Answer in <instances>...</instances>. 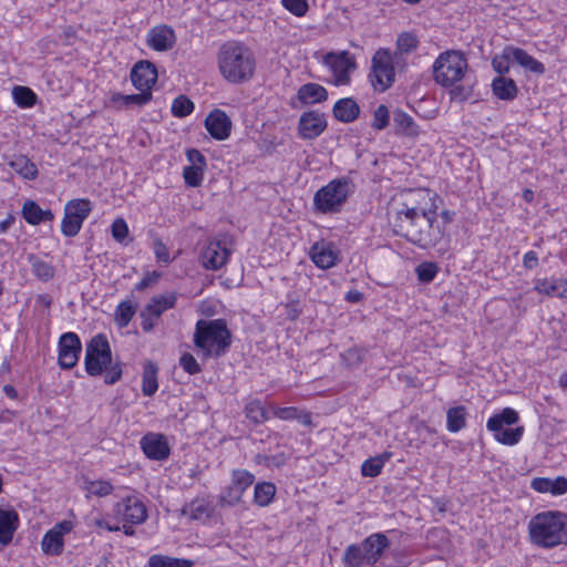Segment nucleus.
I'll return each instance as SVG.
<instances>
[{"mask_svg":"<svg viewBox=\"0 0 567 567\" xmlns=\"http://www.w3.org/2000/svg\"><path fill=\"white\" fill-rule=\"evenodd\" d=\"M18 523L16 511L0 507V544L8 545L12 540Z\"/></svg>","mask_w":567,"mask_h":567,"instance_id":"25","label":"nucleus"},{"mask_svg":"<svg viewBox=\"0 0 567 567\" xmlns=\"http://www.w3.org/2000/svg\"><path fill=\"white\" fill-rule=\"evenodd\" d=\"M276 494V486L269 482L258 483L255 486L254 499L258 506H267Z\"/></svg>","mask_w":567,"mask_h":567,"instance_id":"39","label":"nucleus"},{"mask_svg":"<svg viewBox=\"0 0 567 567\" xmlns=\"http://www.w3.org/2000/svg\"><path fill=\"white\" fill-rule=\"evenodd\" d=\"M117 518L130 524H142L147 518L145 505L135 496H128L115 505Z\"/></svg>","mask_w":567,"mask_h":567,"instance_id":"15","label":"nucleus"},{"mask_svg":"<svg viewBox=\"0 0 567 567\" xmlns=\"http://www.w3.org/2000/svg\"><path fill=\"white\" fill-rule=\"evenodd\" d=\"M391 225L398 236L423 249L435 247L445 237V228L437 220L434 195L426 188L410 189L401 195Z\"/></svg>","mask_w":567,"mask_h":567,"instance_id":"1","label":"nucleus"},{"mask_svg":"<svg viewBox=\"0 0 567 567\" xmlns=\"http://www.w3.org/2000/svg\"><path fill=\"white\" fill-rule=\"evenodd\" d=\"M218 66L221 75L231 83L249 81L255 72L256 61L252 52L239 42L225 43L218 53Z\"/></svg>","mask_w":567,"mask_h":567,"instance_id":"2","label":"nucleus"},{"mask_svg":"<svg viewBox=\"0 0 567 567\" xmlns=\"http://www.w3.org/2000/svg\"><path fill=\"white\" fill-rule=\"evenodd\" d=\"M332 112L338 121L351 123L359 117L360 107L353 99L343 97L336 102Z\"/></svg>","mask_w":567,"mask_h":567,"instance_id":"28","label":"nucleus"},{"mask_svg":"<svg viewBox=\"0 0 567 567\" xmlns=\"http://www.w3.org/2000/svg\"><path fill=\"white\" fill-rule=\"evenodd\" d=\"M84 489L92 495L103 497L113 492V485L109 481H85Z\"/></svg>","mask_w":567,"mask_h":567,"instance_id":"44","label":"nucleus"},{"mask_svg":"<svg viewBox=\"0 0 567 567\" xmlns=\"http://www.w3.org/2000/svg\"><path fill=\"white\" fill-rule=\"evenodd\" d=\"M505 52L507 58H512V60L518 63L522 68L535 74H543L545 72L544 64L535 60L525 50L519 48L507 47L505 49Z\"/></svg>","mask_w":567,"mask_h":567,"instance_id":"24","label":"nucleus"},{"mask_svg":"<svg viewBox=\"0 0 567 567\" xmlns=\"http://www.w3.org/2000/svg\"><path fill=\"white\" fill-rule=\"evenodd\" d=\"M157 69L154 63L142 60L138 61L131 71L132 84L141 92H151L152 86L157 81Z\"/></svg>","mask_w":567,"mask_h":567,"instance_id":"17","label":"nucleus"},{"mask_svg":"<svg viewBox=\"0 0 567 567\" xmlns=\"http://www.w3.org/2000/svg\"><path fill=\"white\" fill-rule=\"evenodd\" d=\"M508 60H512V58H507L506 52L504 51L503 56H501V58L496 56L493 59L492 65H493L494 70L502 75L504 73H507L509 70Z\"/></svg>","mask_w":567,"mask_h":567,"instance_id":"62","label":"nucleus"},{"mask_svg":"<svg viewBox=\"0 0 567 567\" xmlns=\"http://www.w3.org/2000/svg\"><path fill=\"white\" fill-rule=\"evenodd\" d=\"M255 476L246 470H235L231 474V482L221 493L218 504L221 507L235 506L241 501L245 491L252 485Z\"/></svg>","mask_w":567,"mask_h":567,"instance_id":"12","label":"nucleus"},{"mask_svg":"<svg viewBox=\"0 0 567 567\" xmlns=\"http://www.w3.org/2000/svg\"><path fill=\"white\" fill-rule=\"evenodd\" d=\"M313 264L321 269H329L337 264L338 251L330 241L320 240L315 243L309 251Z\"/></svg>","mask_w":567,"mask_h":567,"instance_id":"21","label":"nucleus"},{"mask_svg":"<svg viewBox=\"0 0 567 567\" xmlns=\"http://www.w3.org/2000/svg\"><path fill=\"white\" fill-rule=\"evenodd\" d=\"M72 529V522L62 520L48 530L41 540V547L44 554L52 556L62 554L64 547L63 536L69 534Z\"/></svg>","mask_w":567,"mask_h":567,"instance_id":"16","label":"nucleus"},{"mask_svg":"<svg viewBox=\"0 0 567 567\" xmlns=\"http://www.w3.org/2000/svg\"><path fill=\"white\" fill-rule=\"evenodd\" d=\"M281 4L296 17H303L309 9L307 0H281Z\"/></svg>","mask_w":567,"mask_h":567,"instance_id":"51","label":"nucleus"},{"mask_svg":"<svg viewBox=\"0 0 567 567\" xmlns=\"http://www.w3.org/2000/svg\"><path fill=\"white\" fill-rule=\"evenodd\" d=\"M327 128V121L323 113L308 111L301 114L298 123L299 135L305 140L318 137Z\"/></svg>","mask_w":567,"mask_h":567,"instance_id":"18","label":"nucleus"},{"mask_svg":"<svg viewBox=\"0 0 567 567\" xmlns=\"http://www.w3.org/2000/svg\"><path fill=\"white\" fill-rule=\"evenodd\" d=\"M389 546L388 538L382 534H373L362 543L364 559L368 564H375Z\"/></svg>","mask_w":567,"mask_h":567,"instance_id":"23","label":"nucleus"},{"mask_svg":"<svg viewBox=\"0 0 567 567\" xmlns=\"http://www.w3.org/2000/svg\"><path fill=\"white\" fill-rule=\"evenodd\" d=\"M91 210V202L86 198L69 200L64 206V216L61 223L62 234L66 237L76 236Z\"/></svg>","mask_w":567,"mask_h":567,"instance_id":"10","label":"nucleus"},{"mask_svg":"<svg viewBox=\"0 0 567 567\" xmlns=\"http://www.w3.org/2000/svg\"><path fill=\"white\" fill-rule=\"evenodd\" d=\"M187 159L190 163L189 166L200 167L206 169V158L205 156L195 148L188 150L187 153Z\"/></svg>","mask_w":567,"mask_h":567,"instance_id":"60","label":"nucleus"},{"mask_svg":"<svg viewBox=\"0 0 567 567\" xmlns=\"http://www.w3.org/2000/svg\"><path fill=\"white\" fill-rule=\"evenodd\" d=\"M10 167L16 171L19 175L27 179H34L38 175V168L25 156H16L9 162Z\"/></svg>","mask_w":567,"mask_h":567,"instance_id":"35","label":"nucleus"},{"mask_svg":"<svg viewBox=\"0 0 567 567\" xmlns=\"http://www.w3.org/2000/svg\"><path fill=\"white\" fill-rule=\"evenodd\" d=\"M492 90L499 100L512 101L516 97L518 89L511 78L497 76L492 82Z\"/></svg>","mask_w":567,"mask_h":567,"instance_id":"30","label":"nucleus"},{"mask_svg":"<svg viewBox=\"0 0 567 567\" xmlns=\"http://www.w3.org/2000/svg\"><path fill=\"white\" fill-rule=\"evenodd\" d=\"M450 94L452 100L463 102L472 96L473 84H455L454 86H452Z\"/></svg>","mask_w":567,"mask_h":567,"instance_id":"53","label":"nucleus"},{"mask_svg":"<svg viewBox=\"0 0 567 567\" xmlns=\"http://www.w3.org/2000/svg\"><path fill=\"white\" fill-rule=\"evenodd\" d=\"M351 192L352 184L348 178L333 179L315 194V206L323 214L337 213Z\"/></svg>","mask_w":567,"mask_h":567,"instance_id":"6","label":"nucleus"},{"mask_svg":"<svg viewBox=\"0 0 567 567\" xmlns=\"http://www.w3.org/2000/svg\"><path fill=\"white\" fill-rule=\"evenodd\" d=\"M28 260L31 265L33 275L39 280L48 281L54 277V268L50 264L41 260L35 255H29Z\"/></svg>","mask_w":567,"mask_h":567,"instance_id":"36","label":"nucleus"},{"mask_svg":"<svg viewBox=\"0 0 567 567\" xmlns=\"http://www.w3.org/2000/svg\"><path fill=\"white\" fill-rule=\"evenodd\" d=\"M524 267L527 269H534L538 265V257L535 251H528L524 255L523 259Z\"/></svg>","mask_w":567,"mask_h":567,"instance_id":"63","label":"nucleus"},{"mask_svg":"<svg viewBox=\"0 0 567 567\" xmlns=\"http://www.w3.org/2000/svg\"><path fill=\"white\" fill-rule=\"evenodd\" d=\"M533 544L543 548L567 545V514L543 512L534 516L528 525Z\"/></svg>","mask_w":567,"mask_h":567,"instance_id":"3","label":"nucleus"},{"mask_svg":"<svg viewBox=\"0 0 567 567\" xmlns=\"http://www.w3.org/2000/svg\"><path fill=\"white\" fill-rule=\"evenodd\" d=\"M82 350L80 338L74 332H66L59 341V364L62 369H72Z\"/></svg>","mask_w":567,"mask_h":567,"instance_id":"14","label":"nucleus"},{"mask_svg":"<svg viewBox=\"0 0 567 567\" xmlns=\"http://www.w3.org/2000/svg\"><path fill=\"white\" fill-rule=\"evenodd\" d=\"M177 296L175 292H168L165 295L154 296L151 301L146 305L148 311H152L154 316L161 317L162 313L168 309L175 307Z\"/></svg>","mask_w":567,"mask_h":567,"instance_id":"33","label":"nucleus"},{"mask_svg":"<svg viewBox=\"0 0 567 567\" xmlns=\"http://www.w3.org/2000/svg\"><path fill=\"white\" fill-rule=\"evenodd\" d=\"M205 127L215 140L224 141L230 135L231 121L224 111L215 109L206 116Z\"/></svg>","mask_w":567,"mask_h":567,"instance_id":"20","label":"nucleus"},{"mask_svg":"<svg viewBox=\"0 0 567 567\" xmlns=\"http://www.w3.org/2000/svg\"><path fill=\"white\" fill-rule=\"evenodd\" d=\"M398 60V52L392 55L386 49H379L373 54L369 80L375 91L384 92L393 84L395 78L393 63Z\"/></svg>","mask_w":567,"mask_h":567,"instance_id":"7","label":"nucleus"},{"mask_svg":"<svg viewBox=\"0 0 567 567\" xmlns=\"http://www.w3.org/2000/svg\"><path fill=\"white\" fill-rule=\"evenodd\" d=\"M179 364L189 374H197L202 370L194 355L188 352L181 357Z\"/></svg>","mask_w":567,"mask_h":567,"instance_id":"55","label":"nucleus"},{"mask_svg":"<svg viewBox=\"0 0 567 567\" xmlns=\"http://www.w3.org/2000/svg\"><path fill=\"white\" fill-rule=\"evenodd\" d=\"M274 415L280 420H296L297 414L299 412L298 408L288 406V408H276L274 406Z\"/></svg>","mask_w":567,"mask_h":567,"instance_id":"59","label":"nucleus"},{"mask_svg":"<svg viewBox=\"0 0 567 567\" xmlns=\"http://www.w3.org/2000/svg\"><path fill=\"white\" fill-rule=\"evenodd\" d=\"M417 39L412 33L405 32L401 33L396 40L398 55L400 56L402 53H410L417 48Z\"/></svg>","mask_w":567,"mask_h":567,"instance_id":"47","label":"nucleus"},{"mask_svg":"<svg viewBox=\"0 0 567 567\" xmlns=\"http://www.w3.org/2000/svg\"><path fill=\"white\" fill-rule=\"evenodd\" d=\"M296 420L305 426H310L312 424L311 414L307 411L299 410Z\"/></svg>","mask_w":567,"mask_h":567,"instance_id":"64","label":"nucleus"},{"mask_svg":"<svg viewBox=\"0 0 567 567\" xmlns=\"http://www.w3.org/2000/svg\"><path fill=\"white\" fill-rule=\"evenodd\" d=\"M415 271L421 282H431L435 278L439 267L434 262H422Z\"/></svg>","mask_w":567,"mask_h":567,"instance_id":"50","label":"nucleus"},{"mask_svg":"<svg viewBox=\"0 0 567 567\" xmlns=\"http://www.w3.org/2000/svg\"><path fill=\"white\" fill-rule=\"evenodd\" d=\"M147 45L158 52H165L176 43V34L173 28L166 24L153 27L146 35Z\"/></svg>","mask_w":567,"mask_h":567,"instance_id":"19","label":"nucleus"},{"mask_svg":"<svg viewBox=\"0 0 567 567\" xmlns=\"http://www.w3.org/2000/svg\"><path fill=\"white\" fill-rule=\"evenodd\" d=\"M205 169L195 166H185L183 177L185 183L190 187H197L202 184Z\"/></svg>","mask_w":567,"mask_h":567,"instance_id":"49","label":"nucleus"},{"mask_svg":"<svg viewBox=\"0 0 567 567\" xmlns=\"http://www.w3.org/2000/svg\"><path fill=\"white\" fill-rule=\"evenodd\" d=\"M343 561L346 567H360L362 561H365L362 546H348L343 556Z\"/></svg>","mask_w":567,"mask_h":567,"instance_id":"45","label":"nucleus"},{"mask_svg":"<svg viewBox=\"0 0 567 567\" xmlns=\"http://www.w3.org/2000/svg\"><path fill=\"white\" fill-rule=\"evenodd\" d=\"M532 487L539 493H550L551 495H564L567 493V478L558 476L554 480L547 477H537L532 481Z\"/></svg>","mask_w":567,"mask_h":567,"instance_id":"27","label":"nucleus"},{"mask_svg":"<svg viewBox=\"0 0 567 567\" xmlns=\"http://www.w3.org/2000/svg\"><path fill=\"white\" fill-rule=\"evenodd\" d=\"M141 447L148 458L162 461L168 457L169 447L162 434H146L141 440Z\"/></svg>","mask_w":567,"mask_h":567,"instance_id":"22","label":"nucleus"},{"mask_svg":"<svg viewBox=\"0 0 567 567\" xmlns=\"http://www.w3.org/2000/svg\"><path fill=\"white\" fill-rule=\"evenodd\" d=\"M322 62L331 71L336 85L349 84L350 72L355 69V60L348 51L329 52L323 56Z\"/></svg>","mask_w":567,"mask_h":567,"instance_id":"11","label":"nucleus"},{"mask_svg":"<svg viewBox=\"0 0 567 567\" xmlns=\"http://www.w3.org/2000/svg\"><path fill=\"white\" fill-rule=\"evenodd\" d=\"M518 413L512 408H505L488 419L486 427L494 433L495 440L505 445H514L523 436L524 427L504 429V425H513L518 421Z\"/></svg>","mask_w":567,"mask_h":567,"instance_id":"8","label":"nucleus"},{"mask_svg":"<svg viewBox=\"0 0 567 567\" xmlns=\"http://www.w3.org/2000/svg\"><path fill=\"white\" fill-rule=\"evenodd\" d=\"M128 234V227L124 219L117 218L112 224V236L117 241H123Z\"/></svg>","mask_w":567,"mask_h":567,"instance_id":"57","label":"nucleus"},{"mask_svg":"<svg viewBox=\"0 0 567 567\" xmlns=\"http://www.w3.org/2000/svg\"><path fill=\"white\" fill-rule=\"evenodd\" d=\"M136 308L132 305L131 301H122L115 309V322L118 327H126L132 320Z\"/></svg>","mask_w":567,"mask_h":567,"instance_id":"42","label":"nucleus"},{"mask_svg":"<svg viewBox=\"0 0 567 567\" xmlns=\"http://www.w3.org/2000/svg\"><path fill=\"white\" fill-rule=\"evenodd\" d=\"M12 94L14 102L21 107H30L37 101V95L27 86H16Z\"/></svg>","mask_w":567,"mask_h":567,"instance_id":"43","label":"nucleus"},{"mask_svg":"<svg viewBox=\"0 0 567 567\" xmlns=\"http://www.w3.org/2000/svg\"><path fill=\"white\" fill-rule=\"evenodd\" d=\"M447 430L452 433L461 431L466 424V409L464 406L451 408L446 413Z\"/></svg>","mask_w":567,"mask_h":567,"instance_id":"38","label":"nucleus"},{"mask_svg":"<svg viewBox=\"0 0 567 567\" xmlns=\"http://www.w3.org/2000/svg\"><path fill=\"white\" fill-rule=\"evenodd\" d=\"M183 514L190 519H205L210 516V508L206 501L194 499L183 508Z\"/></svg>","mask_w":567,"mask_h":567,"instance_id":"37","label":"nucleus"},{"mask_svg":"<svg viewBox=\"0 0 567 567\" xmlns=\"http://www.w3.org/2000/svg\"><path fill=\"white\" fill-rule=\"evenodd\" d=\"M535 289L539 293H544V295H547V296H556L557 297V295H558V279H543V280H539L536 284Z\"/></svg>","mask_w":567,"mask_h":567,"instance_id":"54","label":"nucleus"},{"mask_svg":"<svg viewBox=\"0 0 567 567\" xmlns=\"http://www.w3.org/2000/svg\"><path fill=\"white\" fill-rule=\"evenodd\" d=\"M389 121L390 112L388 106L380 104L373 112L372 127L378 131L384 130L389 125Z\"/></svg>","mask_w":567,"mask_h":567,"instance_id":"48","label":"nucleus"},{"mask_svg":"<svg viewBox=\"0 0 567 567\" xmlns=\"http://www.w3.org/2000/svg\"><path fill=\"white\" fill-rule=\"evenodd\" d=\"M194 110V103L185 95H179L172 103V113L176 117H185Z\"/></svg>","mask_w":567,"mask_h":567,"instance_id":"46","label":"nucleus"},{"mask_svg":"<svg viewBox=\"0 0 567 567\" xmlns=\"http://www.w3.org/2000/svg\"><path fill=\"white\" fill-rule=\"evenodd\" d=\"M434 81L443 87H452L466 79L468 63L465 54L460 50L442 52L432 66Z\"/></svg>","mask_w":567,"mask_h":567,"instance_id":"5","label":"nucleus"},{"mask_svg":"<svg viewBox=\"0 0 567 567\" xmlns=\"http://www.w3.org/2000/svg\"><path fill=\"white\" fill-rule=\"evenodd\" d=\"M157 371V365L151 361L144 365L142 375V392L146 396H152L158 389Z\"/></svg>","mask_w":567,"mask_h":567,"instance_id":"32","label":"nucleus"},{"mask_svg":"<svg viewBox=\"0 0 567 567\" xmlns=\"http://www.w3.org/2000/svg\"><path fill=\"white\" fill-rule=\"evenodd\" d=\"M106 374L104 381L106 384L116 383L122 377V363L120 361H115L105 369Z\"/></svg>","mask_w":567,"mask_h":567,"instance_id":"56","label":"nucleus"},{"mask_svg":"<svg viewBox=\"0 0 567 567\" xmlns=\"http://www.w3.org/2000/svg\"><path fill=\"white\" fill-rule=\"evenodd\" d=\"M85 370L92 377L101 375L112 363V351L107 338L99 333L86 344Z\"/></svg>","mask_w":567,"mask_h":567,"instance_id":"9","label":"nucleus"},{"mask_svg":"<svg viewBox=\"0 0 567 567\" xmlns=\"http://www.w3.org/2000/svg\"><path fill=\"white\" fill-rule=\"evenodd\" d=\"M195 346L204 357H221L231 343V334L225 320H198L194 333Z\"/></svg>","mask_w":567,"mask_h":567,"instance_id":"4","label":"nucleus"},{"mask_svg":"<svg viewBox=\"0 0 567 567\" xmlns=\"http://www.w3.org/2000/svg\"><path fill=\"white\" fill-rule=\"evenodd\" d=\"M22 216L30 225H39L42 221H52L54 215L50 209L43 210L35 202L25 200L22 206Z\"/></svg>","mask_w":567,"mask_h":567,"instance_id":"29","label":"nucleus"},{"mask_svg":"<svg viewBox=\"0 0 567 567\" xmlns=\"http://www.w3.org/2000/svg\"><path fill=\"white\" fill-rule=\"evenodd\" d=\"M141 317L143 319L142 321V329L145 332H150L154 329V327L157 323L158 316H154L152 311H148V309L145 307L143 311L141 312Z\"/></svg>","mask_w":567,"mask_h":567,"instance_id":"58","label":"nucleus"},{"mask_svg":"<svg viewBox=\"0 0 567 567\" xmlns=\"http://www.w3.org/2000/svg\"><path fill=\"white\" fill-rule=\"evenodd\" d=\"M393 123L396 132L400 134L416 136L420 133L419 125L414 122L413 117L400 109L393 112Z\"/></svg>","mask_w":567,"mask_h":567,"instance_id":"31","label":"nucleus"},{"mask_svg":"<svg viewBox=\"0 0 567 567\" xmlns=\"http://www.w3.org/2000/svg\"><path fill=\"white\" fill-rule=\"evenodd\" d=\"M229 255L226 241L210 240L202 250L199 260L205 269L219 270L227 264Z\"/></svg>","mask_w":567,"mask_h":567,"instance_id":"13","label":"nucleus"},{"mask_svg":"<svg viewBox=\"0 0 567 567\" xmlns=\"http://www.w3.org/2000/svg\"><path fill=\"white\" fill-rule=\"evenodd\" d=\"M245 414L247 419L256 424L262 423L269 419L268 412L259 400L248 402L245 406Z\"/></svg>","mask_w":567,"mask_h":567,"instance_id":"41","label":"nucleus"},{"mask_svg":"<svg viewBox=\"0 0 567 567\" xmlns=\"http://www.w3.org/2000/svg\"><path fill=\"white\" fill-rule=\"evenodd\" d=\"M152 100V92H141L137 94L124 95L114 93L111 101L120 107H131L132 105H145Z\"/></svg>","mask_w":567,"mask_h":567,"instance_id":"34","label":"nucleus"},{"mask_svg":"<svg viewBox=\"0 0 567 567\" xmlns=\"http://www.w3.org/2000/svg\"><path fill=\"white\" fill-rule=\"evenodd\" d=\"M382 461L380 458L371 457L363 462L361 473L363 476L375 477L382 471Z\"/></svg>","mask_w":567,"mask_h":567,"instance_id":"52","label":"nucleus"},{"mask_svg":"<svg viewBox=\"0 0 567 567\" xmlns=\"http://www.w3.org/2000/svg\"><path fill=\"white\" fill-rule=\"evenodd\" d=\"M297 97L302 105L316 104L327 101L328 91L317 83H306L297 92Z\"/></svg>","mask_w":567,"mask_h":567,"instance_id":"26","label":"nucleus"},{"mask_svg":"<svg viewBox=\"0 0 567 567\" xmlns=\"http://www.w3.org/2000/svg\"><path fill=\"white\" fill-rule=\"evenodd\" d=\"M154 252L158 261L168 262L169 261V252L164 243L159 239L154 241Z\"/></svg>","mask_w":567,"mask_h":567,"instance_id":"61","label":"nucleus"},{"mask_svg":"<svg viewBox=\"0 0 567 567\" xmlns=\"http://www.w3.org/2000/svg\"><path fill=\"white\" fill-rule=\"evenodd\" d=\"M192 565L190 560L163 555H153L148 559L150 567H192Z\"/></svg>","mask_w":567,"mask_h":567,"instance_id":"40","label":"nucleus"}]
</instances>
